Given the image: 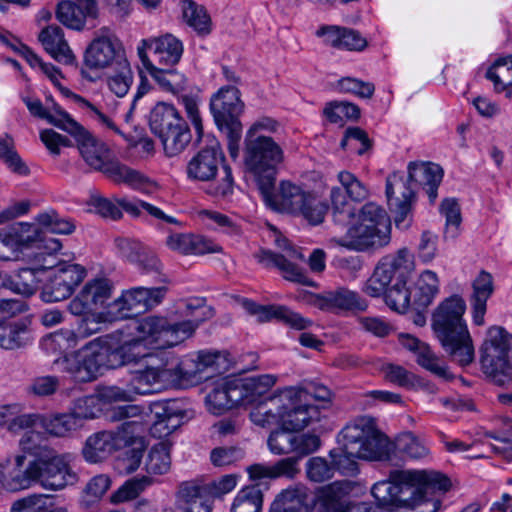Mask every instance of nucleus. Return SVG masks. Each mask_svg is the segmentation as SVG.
<instances>
[{"mask_svg": "<svg viewBox=\"0 0 512 512\" xmlns=\"http://www.w3.org/2000/svg\"><path fill=\"white\" fill-rule=\"evenodd\" d=\"M184 306L182 321L169 322L165 317L148 316L137 322V337L121 340L118 333L101 337L108 368L115 369L146 357L153 359L149 348L165 349L190 338L206 319L207 308L199 299L185 302Z\"/></svg>", "mask_w": 512, "mask_h": 512, "instance_id": "f257e3e1", "label": "nucleus"}, {"mask_svg": "<svg viewBox=\"0 0 512 512\" xmlns=\"http://www.w3.org/2000/svg\"><path fill=\"white\" fill-rule=\"evenodd\" d=\"M450 479L435 470H394L389 479L375 483L371 493L376 501L392 510H414L423 505L427 510L419 512H437L442 504L438 495H443L451 488Z\"/></svg>", "mask_w": 512, "mask_h": 512, "instance_id": "f03ea898", "label": "nucleus"}, {"mask_svg": "<svg viewBox=\"0 0 512 512\" xmlns=\"http://www.w3.org/2000/svg\"><path fill=\"white\" fill-rule=\"evenodd\" d=\"M443 169L431 162H411L408 165V178L398 173L390 174L386 179V197L390 212L397 228L407 229L412 223V209L416 193L411 186L414 182L428 195L431 204L438 197V187L442 182Z\"/></svg>", "mask_w": 512, "mask_h": 512, "instance_id": "7ed1b4c3", "label": "nucleus"}, {"mask_svg": "<svg viewBox=\"0 0 512 512\" xmlns=\"http://www.w3.org/2000/svg\"><path fill=\"white\" fill-rule=\"evenodd\" d=\"M65 132L76 140L85 163L92 169L105 174L111 181L118 184L124 183L147 194L157 188L155 182L115 159L109 147L95 138L76 120L75 124L69 125Z\"/></svg>", "mask_w": 512, "mask_h": 512, "instance_id": "20e7f679", "label": "nucleus"}, {"mask_svg": "<svg viewBox=\"0 0 512 512\" xmlns=\"http://www.w3.org/2000/svg\"><path fill=\"white\" fill-rule=\"evenodd\" d=\"M412 266V255L407 248L383 257L366 281L364 292L375 298L384 295L385 303L392 310L405 313L412 305L413 294L407 288Z\"/></svg>", "mask_w": 512, "mask_h": 512, "instance_id": "39448f33", "label": "nucleus"}, {"mask_svg": "<svg viewBox=\"0 0 512 512\" xmlns=\"http://www.w3.org/2000/svg\"><path fill=\"white\" fill-rule=\"evenodd\" d=\"M466 303L459 295L442 301L432 317L436 337L452 360L467 366L474 360L475 352L470 333L463 319Z\"/></svg>", "mask_w": 512, "mask_h": 512, "instance_id": "423d86ee", "label": "nucleus"}, {"mask_svg": "<svg viewBox=\"0 0 512 512\" xmlns=\"http://www.w3.org/2000/svg\"><path fill=\"white\" fill-rule=\"evenodd\" d=\"M341 446L332 449L329 456L334 471L355 476L359 472L356 459L378 460L384 455L381 434L367 421L360 419L346 425L341 433Z\"/></svg>", "mask_w": 512, "mask_h": 512, "instance_id": "0eeeda50", "label": "nucleus"}, {"mask_svg": "<svg viewBox=\"0 0 512 512\" xmlns=\"http://www.w3.org/2000/svg\"><path fill=\"white\" fill-rule=\"evenodd\" d=\"M270 407L261 412L258 425L265 427L279 424L288 430L299 432L322 418L318 405L307 401V394L298 387H286L277 390L270 398Z\"/></svg>", "mask_w": 512, "mask_h": 512, "instance_id": "6e6552de", "label": "nucleus"}, {"mask_svg": "<svg viewBox=\"0 0 512 512\" xmlns=\"http://www.w3.org/2000/svg\"><path fill=\"white\" fill-rule=\"evenodd\" d=\"M186 176L192 182L208 183L205 192L219 200H229L234 193L232 169L219 147L198 151L186 165Z\"/></svg>", "mask_w": 512, "mask_h": 512, "instance_id": "1a4fd4ad", "label": "nucleus"}, {"mask_svg": "<svg viewBox=\"0 0 512 512\" xmlns=\"http://www.w3.org/2000/svg\"><path fill=\"white\" fill-rule=\"evenodd\" d=\"M76 474L60 455H38L29 461L23 471L11 474L9 485L14 490L40 485L44 489L57 491L75 483Z\"/></svg>", "mask_w": 512, "mask_h": 512, "instance_id": "9d476101", "label": "nucleus"}, {"mask_svg": "<svg viewBox=\"0 0 512 512\" xmlns=\"http://www.w3.org/2000/svg\"><path fill=\"white\" fill-rule=\"evenodd\" d=\"M149 125L157 136L167 157H175L186 150L192 134L186 120L174 105L160 102L150 112Z\"/></svg>", "mask_w": 512, "mask_h": 512, "instance_id": "9b49d317", "label": "nucleus"}, {"mask_svg": "<svg viewBox=\"0 0 512 512\" xmlns=\"http://www.w3.org/2000/svg\"><path fill=\"white\" fill-rule=\"evenodd\" d=\"M244 103L240 91L233 85L221 87L210 99V111L218 129L225 134L230 157L239 154V142L242 136V124L239 120Z\"/></svg>", "mask_w": 512, "mask_h": 512, "instance_id": "f8f14e48", "label": "nucleus"}, {"mask_svg": "<svg viewBox=\"0 0 512 512\" xmlns=\"http://www.w3.org/2000/svg\"><path fill=\"white\" fill-rule=\"evenodd\" d=\"M512 348V334L502 327H491L480 349L483 373L496 385L504 386L512 379L508 353Z\"/></svg>", "mask_w": 512, "mask_h": 512, "instance_id": "ddd939ff", "label": "nucleus"}, {"mask_svg": "<svg viewBox=\"0 0 512 512\" xmlns=\"http://www.w3.org/2000/svg\"><path fill=\"white\" fill-rule=\"evenodd\" d=\"M54 363L74 381L81 383L91 382L101 374L102 369H109L100 338L72 354L57 358Z\"/></svg>", "mask_w": 512, "mask_h": 512, "instance_id": "4468645a", "label": "nucleus"}, {"mask_svg": "<svg viewBox=\"0 0 512 512\" xmlns=\"http://www.w3.org/2000/svg\"><path fill=\"white\" fill-rule=\"evenodd\" d=\"M140 424L124 421L114 431H100L89 436L82 449L84 459L98 463L108 458L114 451L130 445Z\"/></svg>", "mask_w": 512, "mask_h": 512, "instance_id": "2eb2a0df", "label": "nucleus"}, {"mask_svg": "<svg viewBox=\"0 0 512 512\" xmlns=\"http://www.w3.org/2000/svg\"><path fill=\"white\" fill-rule=\"evenodd\" d=\"M128 61L121 40L107 27L99 29L88 45L84 63L90 69L115 67Z\"/></svg>", "mask_w": 512, "mask_h": 512, "instance_id": "dca6fc26", "label": "nucleus"}, {"mask_svg": "<svg viewBox=\"0 0 512 512\" xmlns=\"http://www.w3.org/2000/svg\"><path fill=\"white\" fill-rule=\"evenodd\" d=\"M165 287H134L109 302L108 317L116 321L132 318L148 307L159 304L166 294Z\"/></svg>", "mask_w": 512, "mask_h": 512, "instance_id": "f3484780", "label": "nucleus"}, {"mask_svg": "<svg viewBox=\"0 0 512 512\" xmlns=\"http://www.w3.org/2000/svg\"><path fill=\"white\" fill-rule=\"evenodd\" d=\"M51 270L52 273L41 291V298L45 302H58L69 298L85 277V269L79 264L65 262Z\"/></svg>", "mask_w": 512, "mask_h": 512, "instance_id": "a211bd4d", "label": "nucleus"}, {"mask_svg": "<svg viewBox=\"0 0 512 512\" xmlns=\"http://www.w3.org/2000/svg\"><path fill=\"white\" fill-rule=\"evenodd\" d=\"M391 241V225L375 226L358 222L350 226L338 240V244L351 250L366 251L388 245Z\"/></svg>", "mask_w": 512, "mask_h": 512, "instance_id": "6ab92c4d", "label": "nucleus"}, {"mask_svg": "<svg viewBox=\"0 0 512 512\" xmlns=\"http://www.w3.org/2000/svg\"><path fill=\"white\" fill-rule=\"evenodd\" d=\"M182 42L172 34H165L159 37L143 39L137 47V54L142 65L148 69L145 58H149L148 52L152 54L150 59L154 65L159 67L173 66L177 64L183 54Z\"/></svg>", "mask_w": 512, "mask_h": 512, "instance_id": "aec40b11", "label": "nucleus"}, {"mask_svg": "<svg viewBox=\"0 0 512 512\" xmlns=\"http://www.w3.org/2000/svg\"><path fill=\"white\" fill-rule=\"evenodd\" d=\"M258 189L267 208L292 215L300 210V204L307 192L290 181H281L278 190L275 183L262 184Z\"/></svg>", "mask_w": 512, "mask_h": 512, "instance_id": "412c9836", "label": "nucleus"}, {"mask_svg": "<svg viewBox=\"0 0 512 512\" xmlns=\"http://www.w3.org/2000/svg\"><path fill=\"white\" fill-rule=\"evenodd\" d=\"M113 285L106 278H98L88 281L81 291L69 302L68 310L73 315H82L91 311H97L109 304Z\"/></svg>", "mask_w": 512, "mask_h": 512, "instance_id": "4be33fe9", "label": "nucleus"}, {"mask_svg": "<svg viewBox=\"0 0 512 512\" xmlns=\"http://www.w3.org/2000/svg\"><path fill=\"white\" fill-rule=\"evenodd\" d=\"M284 160L281 146L269 136L258 135V188L262 184H274Z\"/></svg>", "mask_w": 512, "mask_h": 512, "instance_id": "5701e85b", "label": "nucleus"}, {"mask_svg": "<svg viewBox=\"0 0 512 512\" xmlns=\"http://www.w3.org/2000/svg\"><path fill=\"white\" fill-rule=\"evenodd\" d=\"M311 303L315 307L326 311H364L367 308L366 301L358 292L345 287L314 294L311 297Z\"/></svg>", "mask_w": 512, "mask_h": 512, "instance_id": "b1692460", "label": "nucleus"}, {"mask_svg": "<svg viewBox=\"0 0 512 512\" xmlns=\"http://www.w3.org/2000/svg\"><path fill=\"white\" fill-rule=\"evenodd\" d=\"M98 15L97 0H64L56 10L57 20L69 29L82 30L87 18Z\"/></svg>", "mask_w": 512, "mask_h": 512, "instance_id": "393cba45", "label": "nucleus"}, {"mask_svg": "<svg viewBox=\"0 0 512 512\" xmlns=\"http://www.w3.org/2000/svg\"><path fill=\"white\" fill-rule=\"evenodd\" d=\"M174 375L175 374L171 373L167 359L165 362H161L157 365L152 362L144 369L135 371L131 377V381L138 396L148 395L161 387L173 383Z\"/></svg>", "mask_w": 512, "mask_h": 512, "instance_id": "a878e982", "label": "nucleus"}, {"mask_svg": "<svg viewBox=\"0 0 512 512\" xmlns=\"http://www.w3.org/2000/svg\"><path fill=\"white\" fill-rule=\"evenodd\" d=\"M175 506L181 512H211L212 510L207 487L194 481H185L179 485Z\"/></svg>", "mask_w": 512, "mask_h": 512, "instance_id": "bb28decb", "label": "nucleus"}, {"mask_svg": "<svg viewBox=\"0 0 512 512\" xmlns=\"http://www.w3.org/2000/svg\"><path fill=\"white\" fill-rule=\"evenodd\" d=\"M165 244L170 250L182 255H203L221 251V247L213 241L190 233H171Z\"/></svg>", "mask_w": 512, "mask_h": 512, "instance_id": "cd10ccee", "label": "nucleus"}, {"mask_svg": "<svg viewBox=\"0 0 512 512\" xmlns=\"http://www.w3.org/2000/svg\"><path fill=\"white\" fill-rule=\"evenodd\" d=\"M43 416L38 413H25L22 404L13 403L0 406V427H5L11 433H19L42 425Z\"/></svg>", "mask_w": 512, "mask_h": 512, "instance_id": "c85d7f7f", "label": "nucleus"}, {"mask_svg": "<svg viewBox=\"0 0 512 512\" xmlns=\"http://www.w3.org/2000/svg\"><path fill=\"white\" fill-rule=\"evenodd\" d=\"M153 412L155 420L150 427V433L156 438H164L173 433L185 417V411L175 403L156 404Z\"/></svg>", "mask_w": 512, "mask_h": 512, "instance_id": "c756f323", "label": "nucleus"}, {"mask_svg": "<svg viewBox=\"0 0 512 512\" xmlns=\"http://www.w3.org/2000/svg\"><path fill=\"white\" fill-rule=\"evenodd\" d=\"M39 41L45 51L57 62L72 65L75 56L64 38L63 30L54 25L44 28L39 34Z\"/></svg>", "mask_w": 512, "mask_h": 512, "instance_id": "7c9ffc66", "label": "nucleus"}, {"mask_svg": "<svg viewBox=\"0 0 512 512\" xmlns=\"http://www.w3.org/2000/svg\"><path fill=\"white\" fill-rule=\"evenodd\" d=\"M326 41L333 47L348 51L361 52L368 46L367 39L352 28L327 26L320 30Z\"/></svg>", "mask_w": 512, "mask_h": 512, "instance_id": "2f4dec72", "label": "nucleus"}, {"mask_svg": "<svg viewBox=\"0 0 512 512\" xmlns=\"http://www.w3.org/2000/svg\"><path fill=\"white\" fill-rule=\"evenodd\" d=\"M34 252L31 255L34 265L43 271L53 269L66 261L58 259V253L62 249V243L59 239L48 236L38 235L33 247Z\"/></svg>", "mask_w": 512, "mask_h": 512, "instance_id": "473e14b6", "label": "nucleus"}, {"mask_svg": "<svg viewBox=\"0 0 512 512\" xmlns=\"http://www.w3.org/2000/svg\"><path fill=\"white\" fill-rule=\"evenodd\" d=\"M23 101L34 117L45 119L60 130L66 131L69 125L75 124V119L56 102L45 107L39 99L24 98Z\"/></svg>", "mask_w": 512, "mask_h": 512, "instance_id": "72a5a7b5", "label": "nucleus"}, {"mask_svg": "<svg viewBox=\"0 0 512 512\" xmlns=\"http://www.w3.org/2000/svg\"><path fill=\"white\" fill-rule=\"evenodd\" d=\"M258 262L265 264L267 267L278 268L283 277L288 281L305 286H315V282L301 268L288 261L283 255L270 250H261L258 253Z\"/></svg>", "mask_w": 512, "mask_h": 512, "instance_id": "f704fd0d", "label": "nucleus"}, {"mask_svg": "<svg viewBox=\"0 0 512 512\" xmlns=\"http://www.w3.org/2000/svg\"><path fill=\"white\" fill-rule=\"evenodd\" d=\"M308 489L296 484L283 490L271 505L270 512H310Z\"/></svg>", "mask_w": 512, "mask_h": 512, "instance_id": "c9c22d12", "label": "nucleus"}, {"mask_svg": "<svg viewBox=\"0 0 512 512\" xmlns=\"http://www.w3.org/2000/svg\"><path fill=\"white\" fill-rule=\"evenodd\" d=\"M277 320L296 330L309 328L313 321L282 305H258V321Z\"/></svg>", "mask_w": 512, "mask_h": 512, "instance_id": "e433bc0d", "label": "nucleus"}, {"mask_svg": "<svg viewBox=\"0 0 512 512\" xmlns=\"http://www.w3.org/2000/svg\"><path fill=\"white\" fill-rule=\"evenodd\" d=\"M473 293L471 295V306L473 313V322L476 325L484 323L486 313V303L494 291L492 275L486 271H481L472 283Z\"/></svg>", "mask_w": 512, "mask_h": 512, "instance_id": "4c0bfd02", "label": "nucleus"}, {"mask_svg": "<svg viewBox=\"0 0 512 512\" xmlns=\"http://www.w3.org/2000/svg\"><path fill=\"white\" fill-rule=\"evenodd\" d=\"M148 64L147 72L157 82L159 87L174 96L179 97L182 95L188 86V81L183 73L178 72L176 69H165L154 65L150 58H145Z\"/></svg>", "mask_w": 512, "mask_h": 512, "instance_id": "58836bf2", "label": "nucleus"}, {"mask_svg": "<svg viewBox=\"0 0 512 512\" xmlns=\"http://www.w3.org/2000/svg\"><path fill=\"white\" fill-rule=\"evenodd\" d=\"M31 340L26 320L0 321V347L13 350L27 345Z\"/></svg>", "mask_w": 512, "mask_h": 512, "instance_id": "ea45409f", "label": "nucleus"}, {"mask_svg": "<svg viewBox=\"0 0 512 512\" xmlns=\"http://www.w3.org/2000/svg\"><path fill=\"white\" fill-rule=\"evenodd\" d=\"M439 292V280L435 272L426 270L419 276L413 290L412 305L415 310H424Z\"/></svg>", "mask_w": 512, "mask_h": 512, "instance_id": "a19ab883", "label": "nucleus"}, {"mask_svg": "<svg viewBox=\"0 0 512 512\" xmlns=\"http://www.w3.org/2000/svg\"><path fill=\"white\" fill-rule=\"evenodd\" d=\"M236 393L232 392L230 380L217 383L205 396V406L211 414L222 415L235 407Z\"/></svg>", "mask_w": 512, "mask_h": 512, "instance_id": "79ce46f5", "label": "nucleus"}, {"mask_svg": "<svg viewBox=\"0 0 512 512\" xmlns=\"http://www.w3.org/2000/svg\"><path fill=\"white\" fill-rule=\"evenodd\" d=\"M43 271L38 266L34 265L32 268H21L12 276H9L4 285L12 292L20 294L25 297L32 296L39 286V272Z\"/></svg>", "mask_w": 512, "mask_h": 512, "instance_id": "37998d69", "label": "nucleus"}, {"mask_svg": "<svg viewBox=\"0 0 512 512\" xmlns=\"http://www.w3.org/2000/svg\"><path fill=\"white\" fill-rule=\"evenodd\" d=\"M356 482L351 480L335 481L324 491V501L327 509H336V512H347L350 506L346 497L353 491Z\"/></svg>", "mask_w": 512, "mask_h": 512, "instance_id": "c03bdc74", "label": "nucleus"}, {"mask_svg": "<svg viewBox=\"0 0 512 512\" xmlns=\"http://www.w3.org/2000/svg\"><path fill=\"white\" fill-rule=\"evenodd\" d=\"M194 353L185 356L178 361L177 359L168 360L171 373L173 376V383L189 382L199 383L206 380L211 375H199V369L196 368Z\"/></svg>", "mask_w": 512, "mask_h": 512, "instance_id": "a18cd8bd", "label": "nucleus"}, {"mask_svg": "<svg viewBox=\"0 0 512 512\" xmlns=\"http://www.w3.org/2000/svg\"><path fill=\"white\" fill-rule=\"evenodd\" d=\"M328 208L324 199L314 192L307 191L300 204V210L295 215L302 216L311 225H319L324 221Z\"/></svg>", "mask_w": 512, "mask_h": 512, "instance_id": "49530a36", "label": "nucleus"}, {"mask_svg": "<svg viewBox=\"0 0 512 512\" xmlns=\"http://www.w3.org/2000/svg\"><path fill=\"white\" fill-rule=\"evenodd\" d=\"M77 334L70 329H60L42 338L40 346L47 354H61L74 348Z\"/></svg>", "mask_w": 512, "mask_h": 512, "instance_id": "de8ad7c7", "label": "nucleus"}, {"mask_svg": "<svg viewBox=\"0 0 512 512\" xmlns=\"http://www.w3.org/2000/svg\"><path fill=\"white\" fill-rule=\"evenodd\" d=\"M330 197L333 222L341 227L348 226L356 216V207L346 199L345 194L338 187L332 188Z\"/></svg>", "mask_w": 512, "mask_h": 512, "instance_id": "09e8293b", "label": "nucleus"}, {"mask_svg": "<svg viewBox=\"0 0 512 512\" xmlns=\"http://www.w3.org/2000/svg\"><path fill=\"white\" fill-rule=\"evenodd\" d=\"M323 115L330 123L342 125L345 120H358L360 108L347 101H331L325 104Z\"/></svg>", "mask_w": 512, "mask_h": 512, "instance_id": "8fccbe9b", "label": "nucleus"}, {"mask_svg": "<svg viewBox=\"0 0 512 512\" xmlns=\"http://www.w3.org/2000/svg\"><path fill=\"white\" fill-rule=\"evenodd\" d=\"M183 17L198 34L207 35L211 32V19L203 6L197 5L191 0H185Z\"/></svg>", "mask_w": 512, "mask_h": 512, "instance_id": "3c124183", "label": "nucleus"}, {"mask_svg": "<svg viewBox=\"0 0 512 512\" xmlns=\"http://www.w3.org/2000/svg\"><path fill=\"white\" fill-rule=\"evenodd\" d=\"M486 78L493 82L497 92L512 86V55L497 59L486 72Z\"/></svg>", "mask_w": 512, "mask_h": 512, "instance_id": "603ef678", "label": "nucleus"}, {"mask_svg": "<svg viewBox=\"0 0 512 512\" xmlns=\"http://www.w3.org/2000/svg\"><path fill=\"white\" fill-rule=\"evenodd\" d=\"M242 171L246 183L256 185V124L246 134Z\"/></svg>", "mask_w": 512, "mask_h": 512, "instance_id": "864d4df0", "label": "nucleus"}, {"mask_svg": "<svg viewBox=\"0 0 512 512\" xmlns=\"http://www.w3.org/2000/svg\"><path fill=\"white\" fill-rule=\"evenodd\" d=\"M171 466L170 450L168 444L160 442L152 447L146 460L148 474L162 475L169 471Z\"/></svg>", "mask_w": 512, "mask_h": 512, "instance_id": "5fc2aeb1", "label": "nucleus"}, {"mask_svg": "<svg viewBox=\"0 0 512 512\" xmlns=\"http://www.w3.org/2000/svg\"><path fill=\"white\" fill-rule=\"evenodd\" d=\"M42 426L49 434L64 437L76 431L82 425L72 413H66L54 415L49 419L43 417Z\"/></svg>", "mask_w": 512, "mask_h": 512, "instance_id": "6e6d98bb", "label": "nucleus"}, {"mask_svg": "<svg viewBox=\"0 0 512 512\" xmlns=\"http://www.w3.org/2000/svg\"><path fill=\"white\" fill-rule=\"evenodd\" d=\"M416 361L421 367L444 380H451L453 378L447 366L426 343L420 346L419 351L416 353Z\"/></svg>", "mask_w": 512, "mask_h": 512, "instance_id": "4d7b16f0", "label": "nucleus"}, {"mask_svg": "<svg viewBox=\"0 0 512 512\" xmlns=\"http://www.w3.org/2000/svg\"><path fill=\"white\" fill-rule=\"evenodd\" d=\"M300 469L298 467V459L295 457H288L277 461L274 465L265 466L258 464V478L270 477L293 479Z\"/></svg>", "mask_w": 512, "mask_h": 512, "instance_id": "13d9d810", "label": "nucleus"}, {"mask_svg": "<svg viewBox=\"0 0 512 512\" xmlns=\"http://www.w3.org/2000/svg\"><path fill=\"white\" fill-rule=\"evenodd\" d=\"M0 159L14 173L26 175L29 172L15 149L13 138L8 134L0 137Z\"/></svg>", "mask_w": 512, "mask_h": 512, "instance_id": "bf43d9fd", "label": "nucleus"}, {"mask_svg": "<svg viewBox=\"0 0 512 512\" xmlns=\"http://www.w3.org/2000/svg\"><path fill=\"white\" fill-rule=\"evenodd\" d=\"M232 392H237L234 397L235 407L253 406L256 401V377L236 378L230 380Z\"/></svg>", "mask_w": 512, "mask_h": 512, "instance_id": "052dcab7", "label": "nucleus"}, {"mask_svg": "<svg viewBox=\"0 0 512 512\" xmlns=\"http://www.w3.org/2000/svg\"><path fill=\"white\" fill-rule=\"evenodd\" d=\"M35 219L39 225L51 233L68 235L75 230V224L69 218L61 217L53 209L38 214Z\"/></svg>", "mask_w": 512, "mask_h": 512, "instance_id": "680f3d73", "label": "nucleus"}, {"mask_svg": "<svg viewBox=\"0 0 512 512\" xmlns=\"http://www.w3.org/2000/svg\"><path fill=\"white\" fill-rule=\"evenodd\" d=\"M116 73L107 79V84L111 92L118 97L125 96L132 83L133 73L129 61H125L123 64H119L113 67Z\"/></svg>", "mask_w": 512, "mask_h": 512, "instance_id": "e2e57ef3", "label": "nucleus"}, {"mask_svg": "<svg viewBox=\"0 0 512 512\" xmlns=\"http://www.w3.org/2000/svg\"><path fill=\"white\" fill-rule=\"evenodd\" d=\"M398 450L406 457L414 460L426 458L429 448L412 432H406L397 439Z\"/></svg>", "mask_w": 512, "mask_h": 512, "instance_id": "0e129e2a", "label": "nucleus"}, {"mask_svg": "<svg viewBox=\"0 0 512 512\" xmlns=\"http://www.w3.org/2000/svg\"><path fill=\"white\" fill-rule=\"evenodd\" d=\"M80 316L82 318L78 323L77 332L82 338L89 337L100 331L101 324L116 321V319L108 317V306L100 312L91 311Z\"/></svg>", "mask_w": 512, "mask_h": 512, "instance_id": "69168bd1", "label": "nucleus"}, {"mask_svg": "<svg viewBox=\"0 0 512 512\" xmlns=\"http://www.w3.org/2000/svg\"><path fill=\"white\" fill-rule=\"evenodd\" d=\"M14 250L33 247L39 233L33 224L19 222L9 227Z\"/></svg>", "mask_w": 512, "mask_h": 512, "instance_id": "338daca9", "label": "nucleus"}, {"mask_svg": "<svg viewBox=\"0 0 512 512\" xmlns=\"http://www.w3.org/2000/svg\"><path fill=\"white\" fill-rule=\"evenodd\" d=\"M137 396L138 394L131 380L123 386H104L99 391L100 399L108 403L132 402L136 399Z\"/></svg>", "mask_w": 512, "mask_h": 512, "instance_id": "774afa93", "label": "nucleus"}]
</instances>
